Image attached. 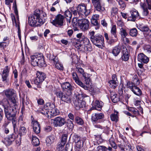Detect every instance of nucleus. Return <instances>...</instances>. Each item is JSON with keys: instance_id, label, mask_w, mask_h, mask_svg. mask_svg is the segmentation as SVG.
I'll return each instance as SVG.
<instances>
[{"instance_id": "f8f14e48", "label": "nucleus", "mask_w": 151, "mask_h": 151, "mask_svg": "<svg viewBox=\"0 0 151 151\" xmlns=\"http://www.w3.org/2000/svg\"><path fill=\"white\" fill-rule=\"evenodd\" d=\"M80 96L82 97L81 95H79L78 96H77L78 100H76L74 102L75 107L76 110H78L81 108H83L85 107L86 105V102L82 101V97L78 99L79 97H80Z\"/></svg>"}, {"instance_id": "bb28decb", "label": "nucleus", "mask_w": 151, "mask_h": 151, "mask_svg": "<svg viewBox=\"0 0 151 151\" xmlns=\"http://www.w3.org/2000/svg\"><path fill=\"white\" fill-rule=\"evenodd\" d=\"M66 123L65 119L60 117H57V126L61 127Z\"/></svg>"}, {"instance_id": "f257e3e1", "label": "nucleus", "mask_w": 151, "mask_h": 151, "mask_svg": "<svg viewBox=\"0 0 151 151\" xmlns=\"http://www.w3.org/2000/svg\"><path fill=\"white\" fill-rule=\"evenodd\" d=\"M88 35L93 45L101 48L104 46V38L101 35H95V32L93 31H91L88 32Z\"/></svg>"}, {"instance_id": "6e6d98bb", "label": "nucleus", "mask_w": 151, "mask_h": 151, "mask_svg": "<svg viewBox=\"0 0 151 151\" xmlns=\"http://www.w3.org/2000/svg\"><path fill=\"white\" fill-rule=\"evenodd\" d=\"M127 85V88L130 89L131 91L132 90L134 86H135L133 83L130 81L128 82Z\"/></svg>"}, {"instance_id": "a19ab883", "label": "nucleus", "mask_w": 151, "mask_h": 151, "mask_svg": "<svg viewBox=\"0 0 151 151\" xmlns=\"http://www.w3.org/2000/svg\"><path fill=\"white\" fill-rule=\"evenodd\" d=\"M75 121L78 124L80 125H82L84 123L83 119L78 116L75 117Z\"/></svg>"}, {"instance_id": "052dcab7", "label": "nucleus", "mask_w": 151, "mask_h": 151, "mask_svg": "<svg viewBox=\"0 0 151 151\" xmlns=\"http://www.w3.org/2000/svg\"><path fill=\"white\" fill-rule=\"evenodd\" d=\"M76 146L78 148H80L83 146V142H82L80 140L75 143Z\"/></svg>"}, {"instance_id": "09e8293b", "label": "nucleus", "mask_w": 151, "mask_h": 151, "mask_svg": "<svg viewBox=\"0 0 151 151\" xmlns=\"http://www.w3.org/2000/svg\"><path fill=\"white\" fill-rule=\"evenodd\" d=\"M67 135L66 134H64L62 135L61 139V144L62 145H64L66 143L67 140Z\"/></svg>"}, {"instance_id": "4c0bfd02", "label": "nucleus", "mask_w": 151, "mask_h": 151, "mask_svg": "<svg viewBox=\"0 0 151 151\" xmlns=\"http://www.w3.org/2000/svg\"><path fill=\"white\" fill-rule=\"evenodd\" d=\"M67 125L68 128L69 129L72 130L74 128V124L73 122L70 120L68 119L67 122Z\"/></svg>"}, {"instance_id": "a211bd4d", "label": "nucleus", "mask_w": 151, "mask_h": 151, "mask_svg": "<svg viewBox=\"0 0 151 151\" xmlns=\"http://www.w3.org/2000/svg\"><path fill=\"white\" fill-rule=\"evenodd\" d=\"M32 120L34 132L37 134L39 133L40 131V124L37 121H35L33 119H32Z\"/></svg>"}, {"instance_id": "ddd939ff", "label": "nucleus", "mask_w": 151, "mask_h": 151, "mask_svg": "<svg viewBox=\"0 0 151 151\" xmlns=\"http://www.w3.org/2000/svg\"><path fill=\"white\" fill-rule=\"evenodd\" d=\"M96 10L99 12H101L104 8L101 6V0H91Z\"/></svg>"}, {"instance_id": "473e14b6", "label": "nucleus", "mask_w": 151, "mask_h": 151, "mask_svg": "<svg viewBox=\"0 0 151 151\" xmlns=\"http://www.w3.org/2000/svg\"><path fill=\"white\" fill-rule=\"evenodd\" d=\"M27 132V130L26 128L24 127H21L19 129L18 135H19L20 138H21V137L22 135L25 134Z\"/></svg>"}, {"instance_id": "bf43d9fd", "label": "nucleus", "mask_w": 151, "mask_h": 151, "mask_svg": "<svg viewBox=\"0 0 151 151\" xmlns=\"http://www.w3.org/2000/svg\"><path fill=\"white\" fill-rule=\"evenodd\" d=\"M3 126L4 128L5 133L6 134L8 133L9 132V130L8 124L7 123H5L4 124Z\"/></svg>"}, {"instance_id": "423d86ee", "label": "nucleus", "mask_w": 151, "mask_h": 151, "mask_svg": "<svg viewBox=\"0 0 151 151\" xmlns=\"http://www.w3.org/2000/svg\"><path fill=\"white\" fill-rule=\"evenodd\" d=\"M141 1L140 6L143 10L142 14L144 16H146L149 13L148 9H151V0H144L143 2Z\"/></svg>"}, {"instance_id": "4d7b16f0", "label": "nucleus", "mask_w": 151, "mask_h": 151, "mask_svg": "<svg viewBox=\"0 0 151 151\" xmlns=\"http://www.w3.org/2000/svg\"><path fill=\"white\" fill-rule=\"evenodd\" d=\"M76 36L77 38L78 39V40L79 42L81 40L83 39V38L85 37L84 35L82 33H80L77 34Z\"/></svg>"}, {"instance_id": "49530a36", "label": "nucleus", "mask_w": 151, "mask_h": 151, "mask_svg": "<svg viewBox=\"0 0 151 151\" xmlns=\"http://www.w3.org/2000/svg\"><path fill=\"white\" fill-rule=\"evenodd\" d=\"M36 111L39 113H40L43 115L47 114L49 112L48 110L45 109L44 108L37 109Z\"/></svg>"}, {"instance_id": "4468645a", "label": "nucleus", "mask_w": 151, "mask_h": 151, "mask_svg": "<svg viewBox=\"0 0 151 151\" xmlns=\"http://www.w3.org/2000/svg\"><path fill=\"white\" fill-rule=\"evenodd\" d=\"M72 78L75 82L78 85L84 88L85 89H88L87 87L79 79L78 77L75 72L73 73Z\"/></svg>"}, {"instance_id": "f704fd0d", "label": "nucleus", "mask_w": 151, "mask_h": 151, "mask_svg": "<svg viewBox=\"0 0 151 151\" xmlns=\"http://www.w3.org/2000/svg\"><path fill=\"white\" fill-rule=\"evenodd\" d=\"M55 105L53 104H51L50 103L48 102L46 104L44 105V108L45 109L47 110H49L50 109V110L52 109V108H55Z\"/></svg>"}, {"instance_id": "8fccbe9b", "label": "nucleus", "mask_w": 151, "mask_h": 151, "mask_svg": "<svg viewBox=\"0 0 151 151\" xmlns=\"http://www.w3.org/2000/svg\"><path fill=\"white\" fill-rule=\"evenodd\" d=\"M129 34L132 37H135L137 35V30L136 28H133L130 30Z\"/></svg>"}, {"instance_id": "680f3d73", "label": "nucleus", "mask_w": 151, "mask_h": 151, "mask_svg": "<svg viewBox=\"0 0 151 151\" xmlns=\"http://www.w3.org/2000/svg\"><path fill=\"white\" fill-rule=\"evenodd\" d=\"M63 69L64 67L63 65L60 62H57V69L60 70H63Z\"/></svg>"}, {"instance_id": "ea45409f", "label": "nucleus", "mask_w": 151, "mask_h": 151, "mask_svg": "<svg viewBox=\"0 0 151 151\" xmlns=\"http://www.w3.org/2000/svg\"><path fill=\"white\" fill-rule=\"evenodd\" d=\"M81 44H83L85 46V45L89 44L90 42L89 39L86 37H84L83 39L81 40L79 42Z\"/></svg>"}, {"instance_id": "20e7f679", "label": "nucleus", "mask_w": 151, "mask_h": 151, "mask_svg": "<svg viewBox=\"0 0 151 151\" xmlns=\"http://www.w3.org/2000/svg\"><path fill=\"white\" fill-rule=\"evenodd\" d=\"M78 15L80 17L85 18L90 13L89 10H87L86 6L83 4H81L79 5L77 8Z\"/></svg>"}, {"instance_id": "6ab92c4d", "label": "nucleus", "mask_w": 151, "mask_h": 151, "mask_svg": "<svg viewBox=\"0 0 151 151\" xmlns=\"http://www.w3.org/2000/svg\"><path fill=\"white\" fill-rule=\"evenodd\" d=\"M138 60L141 63H147L149 61V59L143 53L139 54L137 56Z\"/></svg>"}, {"instance_id": "72a5a7b5", "label": "nucleus", "mask_w": 151, "mask_h": 151, "mask_svg": "<svg viewBox=\"0 0 151 151\" xmlns=\"http://www.w3.org/2000/svg\"><path fill=\"white\" fill-rule=\"evenodd\" d=\"M83 77L84 78V81L86 84H88L90 81V75L86 73L83 74Z\"/></svg>"}, {"instance_id": "4be33fe9", "label": "nucleus", "mask_w": 151, "mask_h": 151, "mask_svg": "<svg viewBox=\"0 0 151 151\" xmlns=\"http://www.w3.org/2000/svg\"><path fill=\"white\" fill-rule=\"evenodd\" d=\"M14 109V107H12V106L11 104V106L4 108V112L5 116H7L8 117H9V115L11 114L12 111Z\"/></svg>"}, {"instance_id": "338daca9", "label": "nucleus", "mask_w": 151, "mask_h": 151, "mask_svg": "<svg viewBox=\"0 0 151 151\" xmlns=\"http://www.w3.org/2000/svg\"><path fill=\"white\" fill-rule=\"evenodd\" d=\"M117 24L118 26L120 27H122L124 25L122 21L120 19L118 20L117 22Z\"/></svg>"}, {"instance_id": "6e6552de", "label": "nucleus", "mask_w": 151, "mask_h": 151, "mask_svg": "<svg viewBox=\"0 0 151 151\" xmlns=\"http://www.w3.org/2000/svg\"><path fill=\"white\" fill-rule=\"evenodd\" d=\"M78 25L83 31L87 30L89 28V22L85 18H82L78 20Z\"/></svg>"}, {"instance_id": "1a4fd4ad", "label": "nucleus", "mask_w": 151, "mask_h": 151, "mask_svg": "<svg viewBox=\"0 0 151 151\" xmlns=\"http://www.w3.org/2000/svg\"><path fill=\"white\" fill-rule=\"evenodd\" d=\"M37 77L36 78L32 81L34 84L38 85L42 83L45 78L46 76L45 73L42 72L37 71L36 73Z\"/></svg>"}, {"instance_id": "0e129e2a", "label": "nucleus", "mask_w": 151, "mask_h": 151, "mask_svg": "<svg viewBox=\"0 0 151 151\" xmlns=\"http://www.w3.org/2000/svg\"><path fill=\"white\" fill-rule=\"evenodd\" d=\"M76 71H78L80 73L82 74V76L83 74L86 73L84 72V70L81 68L76 67Z\"/></svg>"}, {"instance_id": "393cba45", "label": "nucleus", "mask_w": 151, "mask_h": 151, "mask_svg": "<svg viewBox=\"0 0 151 151\" xmlns=\"http://www.w3.org/2000/svg\"><path fill=\"white\" fill-rule=\"evenodd\" d=\"M15 139V135L14 134L11 135L6 139V143L8 145H10L14 141Z\"/></svg>"}, {"instance_id": "69168bd1", "label": "nucleus", "mask_w": 151, "mask_h": 151, "mask_svg": "<svg viewBox=\"0 0 151 151\" xmlns=\"http://www.w3.org/2000/svg\"><path fill=\"white\" fill-rule=\"evenodd\" d=\"M9 70L8 66H6L4 68L2 73L9 74Z\"/></svg>"}, {"instance_id": "dca6fc26", "label": "nucleus", "mask_w": 151, "mask_h": 151, "mask_svg": "<svg viewBox=\"0 0 151 151\" xmlns=\"http://www.w3.org/2000/svg\"><path fill=\"white\" fill-rule=\"evenodd\" d=\"M110 86L113 89L115 88L118 85V81L117 76L115 74L112 76V79L109 81Z\"/></svg>"}, {"instance_id": "e2e57ef3", "label": "nucleus", "mask_w": 151, "mask_h": 151, "mask_svg": "<svg viewBox=\"0 0 151 151\" xmlns=\"http://www.w3.org/2000/svg\"><path fill=\"white\" fill-rule=\"evenodd\" d=\"M73 138L75 143L80 140V137L77 135H74L73 136Z\"/></svg>"}, {"instance_id": "2f4dec72", "label": "nucleus", "mask_w": 151, "mask_h": 151, "mask_svg": "<svg viewBox=\"0 0 151 151\" xmlns=\"http://www.w3.org/2000/svg\"><path fill=\"white\" fill-rule=\"evenodd\" d=\"M32 143L35 146H37L40 144L39 139L35 136L32 135Z\"/></svg>"}, {"instance_id": "603ef678", "label": "nucleus", "mask_w": 151, "mask_h": 151, "mask_svg": "<svg viewBox=\"0 0 151 151\" xmlns=\"http://www.w3.org/2000/svg\"><path fill=\"white\" fill-rule=\"evenodd\" d=\"M13 8L14 9V13L16 15L17 18H19V16L18 14V11L17 8V6L16 3V1H15L13 4Z\"/></svg>"}, {"instance_id": "9d476101", "label": "nucleus", "mask_w": 151, "mask_h": 151, "mask_svg": "<svg viewBox=\"0 0 151 151\" xmlns=\"http://www.w3.org/2000/svg\"><path fill=\"white\" fill-rule=\"evenodd\" d=\"M91 105L92 106L89 110V111L96 110L100 111L103 105V103L101 101H99L97 100H94L92 102Z\"/></svg>"}, {"instance_id": "774afa93", "label": "nucleus", "mask_w": 151, "mask_h": 151, "mask_svg": "<svg viewBox=\"0 0 151 151\" xmlns=\"http://www.w3.org/2000/svg\"><path fill=\"white\" fill-rule=\"evenodd\" d=\"M141 30L143 32H147L149 30V28L147 26H144L143 27H142L140 28Z\"/></svg>"}, {"instance_id": "0eeeda50", "label": "nucleus", "mask_w": 151, "mask_h": 151, "mask_svg": "<svg viewBox=\"0 0 151 151\" xmlns=\"http://www.w3.org/2000/svg\"><path fill=\"white\" fill-rule=\"evenodd\" d=\"M15 107V106H14ZM16 107H14V109L13 110V111L11 113V114L9 115V117H8L7 116L6 117L7 119L9 121H12V124L13 125L14 129V132H15L16 130L17 131V128L16 123H17V119L16 116V111L15 109Z\"/></svg>"}, {"instance_id": "f03ea898", "label": "nucleus", "mask_w": 151, "mask_h": 151, "mask_svg": "<svg viewBox=\"0 0 151 151\" xmlns=\"http://www.w3.org/2000/svg\"><path fill=\"white\" fill-rule=\"evenodd\" d=\"M40 11L35 10L34 13L28 17V22L29 25L32 27H37L42 24L44 21L40 17Z\"/></svg>"}, {"instance_id": "412c9836", "label": "nucleus", "mask_w": 151, "mask_h": 151, "mask_svg": "<svg viewBox=\"0 0 151 151\" xmlns=\"http://www.w3.org/2000/svg\"><path fill=\"white\" fill-rule=\"evenodd\" d=\"M60 84L62 88L64 90L71 91L72 90V86L68 82L60 83Z\"/></svg>"}, {"instance_id": "c756f323", "label": "nucleus", "mask_w": 151, "mask_h": 151, "mask_svg": "<svg viewBox=\"0 0 151 151\" xmlns=\"http://www.w3.org/2000/svg\"><path fill=\"white\" fill-rule=\"evenodd\" d=\"M112 151L113 150L111 147H109L108 148L103 146H99L97 148V151Z\"/></svg>"}, {"instance_id": "f3484780", "label": "nucleus", "mask_w": 151, "mask_h": 151, "mask_svg": "<svg viewBox=\"0 0 151 151\" xmlns=\"http://www.w3.org/2000/svg\"><path fill=\"white\" fill-rule=\"evenodd\" d=\"M65 24L64 16L61 14L57 15V27L62 28Z\"/></svg>"}, {"instance_id": "39448f33", "label": "nucleus", "mask_w": 151, "mask_h": 151, "mask_svg": "<svg viewBox=\"0 0 151 151\" xmlns=\"http://www.w3.org/2000/svg\"><path fill=\"white\" fill-rule=\"evenodd\" d=\"M16 92L13 89H9L5 91V94L6 97L13 104V105L15 106L16 101L15 99Z\"/></svg>"}, {"instance_id": "5701e85b", "label": "nucleus", "mask_w": 151, "mask_h": 151, "mask_svg": "<svg viewBox=\"0 0 151 151\" xmlns=\"http://www.w3.org/2000/svg\"><path fill=\"white\" fill-rule=\"evenodd\" d=\"M121 50V48L120 46H115L113 48L112 53L114 56L116 57L120 53Z\"/></svg>"}, {"instance_id": "de8ad7c7", "label": "nucleus", "mask_w": 151, "mask_h": 151, "mask_svg": "<svg viewBox=\"0 0 151 151\" xmlns=\"http://www.w3.org/2000/svg\"><path fill=\"white\" fill-rule=\"evenodd\" d=\"M119 4L120 6V8L122 10L124 9L126 7V4L122 0H119L118 1Z\"/></svg>"}, {"instance_id": "3c124183", "label": "nucleus", "mask_w": 151, "mask_h": 151, "mask_svg": "<svg viewBox=\"0 0 151 151\" xmlns=\"http://www.w3.org/2000/svg\"><path fill=\"white\" fill-rule=\"evenodd\" d=\"M50 111V114L51 115L50 117L52 118V117L55 116L57 115V111L56 108L55 107V108H52L51 109Z\"/></svg>"}, {"instance_id": "c9c22d12", "label": "nucleus", "mask_w": 151, "mask_h": 151, "mask_svg": "<svg viewBox=\"0 0 151 151\" xmlns=\"http://www.w3.org/2000/svg\"><path fill=\"white\" fill-rule=\"evenodd\" d=\"M128 110L129 111L132 112L135 116H137L139 115V110L134 107H129L128 108Z\"/></svg>"}, {"instance_id": "5fc2aeb1", "label": "nucleus", "mask_w": 151, "mask_h": 151, "mask_svg": "<svg viewBox=\"0 0 151 151\" xmlns=\"http://www.w3.org/2000/svg\"><path fill=\"white\" fill-rule=\"evenodd\" d=\"M84 50H85L88 51H91L92 50V46L91 44L90 43V42L89 44L85 45L84 47Z\"/></svg>"}, {"instance_id": "2eb2a0df", "label": "nucleus", "mask_w": 151, "mask_h": 151, "mask_svg": "<svg viewBox=\"0 0 151 151\" xmlns=\"http://www.w3.org/2000/svg\"><path fill=\"white\" fill-rule=\"evenodd\" d=\"M122 52L121 59L123 61H127L129 59L130 54L127 51V49L125 47L122 48Z\"/></svg>"}, {"instance_id": "cd10ccee", "label": "nucleus", "mask_w": 151, "mask_h": 151, "mask_svg": "<svg viewBox=\"0 0 151 151\" xmlns=\"http://www.w3.org/2000/svg\"><path fill=\"white\" fill-rule=\"evenodd\" d=\"M55 139L53 136H49L47 137L46 139V143L47 146H49L53 143Z\"/></svg>"}, {"instance_id": "7ed1b4c3", "label": "nucleus", "mask_w": 151, "mask_h": 151, "mask_svg": "<svg viewBox=\"0 0 151 151\" xmlns=\"http://www.w3.org/2000/svg\"><path fill=\"white\" fill-rule=\"evenodd\" d=\"M31 64L33 66H38L40 67H45L46 66L42 54H36L31 56Z\"/></svg>"}, {"instance_id": "e433bc0d", "label": "nucleus", "mask_w": 151, "mask_h": 151, "mask_svg": "<svg viewBox=\"0 0 151 151\" xmlns=\"http://www.w3.org/2000/svg\"><path fill=\"white\" fill-rule=\"evenodd\" d=\"M111 35L113 36L114 37H116V36H117V35L116 29L115 25H112L111 30Z\"/></svg>"}, {"instance_id": "aec40b11", "label": "nucleus", "mask_w": 151, "mask_h": 151, "mask_svg": "<svg viewBox=\"0 0 151 151\" xmlns=\"http://www.w3.org/2000/svg\"><path fill=\"white\" fill-rule=\"evenodd\" d=\"M104 117V115L102 113H93L92 115L91 119L93 122H95L99 119H102Z\"/></svg>"}, {"instance_id": "a878e982", "label": "nucleus", "mask_w": 151, "mask_h": 151, "mask_svg": "<svg viewBox=\"0 0 151 151\" xmlns=\"http://www.w3.org/2000/svg\"><path fill=\"white\" fill-rule=\"evenodd\" d=\"M110 118L112 121L117 122L119 119L118 112L117 111H114V113L111 115Z\"/></svg>"}, {"instance_id": "864d4df0", "label": "nucleus", "mask_w": 151, "mask_h": 151, "mask_svg": "<svg viewBox=\"0 0 151 151\" xmlns=\"http://www.w3.org/2000/svg\"><path fill=\"white\" fill-rule=\"evenodd\" d=\"M120 34L122 36V38L126 37L127 35L126 30L123 28H122L120 29Z\"/></svg>"}, {"instance_id": "37998d69", "label": "nucleus", "mask_w": 151, "mask_h": 151, "mask_svg": "<svg viewBox=\"0 0 151 151\" xmlns=\"http://www.w3.org/2000/svg\"><path fill=\"white\" fill-rule=\"evenodd\" d=\"M61 99L63 101L66 103H68L70 101L69 97L66 95H64Z\"/></svg>"}, {"instance_id": "c03bdc74", "label": "nucleus", "mask_w": 151, "mask_h": 151, "mask_svg": "<svg viewBox=\"0 0 151 151\" xmlns=\"http://www.w3.org/2000/svg\"><path fill=\"white\" fill-rule=\"evenodd\" d=\"M65 14L66 18L70 20L72 17V14L71 12L69 10H67L65 12Z\"/></svg>"}, {"instance_id": "a18cd8bd", "label": "nucleus", "mask_w": 151, "mask_h": 151, "mask_svg": "<svg viewBox=\"0 0 151 151\" xmlns=\"http://www.w3.org/2000/svg\"><path fill=\"white\" fill-rule=\"evenodd\" d=\"M124 146L125 148L123 150H132L133 147L131 145V144L129 142H126Z\"/></svg>"}, {"instance_id": "c85d7f7f", "label": "nucleus", "mask_w": 151, "mask_h": 151, "mask_svg": "<svg viewBox=\"0 0 151 151\" xmlns=\"http://www.w3.org/2000/svg\"><path fill=\"white\" fill-rule=\"evenodd\" d=\"M111 99L113 102L116 103L120 101V98L117 94L114 93H112L111 95Z\"/></svg>"}, {"instance_id": "79ce46f5", "label": "nucleus", "mask_w": 151, "mask_h": 151, "mask_svg": "<svg viewBox=\"0 0 151 151\" xmlns=\"http://www.w3.org/2000/svg\"><path fill=\"white\" fill-rule=\"evenodd\" d=\"M50 22L54 25H57V16L54 15H52L51 18Z\"/></svg>"}, {"instance_id": "7c9ffc66", "label": "nucleus", "mask_w": 151, "mask_h": 151, "mask_svg": "<svg viewBox=\"0 0 151 151\" xmlns=\"http://www.w3.org/2000/svg\"><path fill=\"white\" fill-rule=\"evenodd\" d=\"M132 91L134 94L137 96H140L142 93V92L140 89L136 86H134Z\"/></svg>"}, {"instance_id": "b1692460", "label": "nucleus", "mask_w": 151, "mask_h": 151, "mask_svg": "<svg viewBox=\"0 0 151 151\" xmlns=\"http://www.w3.org/2000/svg\"><path fill=\"white\" fill-rule=\"evenodd\" d=\"M118 39L117 36L116 37H114L113 35H111L109 37V39L107 41L108 43L110 45H113L115 42L117 41Z\"/></svg>"}, {"instance_id": "58836bf2", "label": "nucleus", "mask_w": 151, "mask_h": 151, "mask_svg": "<svg viewBox=\"0 0 151 151\" xmlns=\"http://www.w3.org/2000/svg\"><path fill=\"white\" fill-rule=\"evenodd\" d=\"M109 142L110 145L114 149H116V144L114 139L112 137H111L109 139Z\"/></svg>"}, {"instance_id": "9b49d317", "label": "nucleus", "mask_w": 151, "mask_h": 151, "mask_svg": "<svg viewBox=\"0 0 151 151\" xmlns=\"http://www.w3.org/2000/svg\"><path fill=\"white\" fill-rule=\"evenodd\" d=\"M131 16L128 18V20L134 22L137 19H139L140 17L138 11L135 9H133L130 11Z\"/></svg>"}, {"instance_id": "13d9d810", "label": "nucleus", "mask_w": 151, "mask_h": 151, "mask_svg": "<svg viewBox=\"0 0 151 151\" xmlns=\"http://www.w3.org/2000/svg\"><path fill=\"white\" fill-rule=\"evenodd\" d=\"M118 9L117 8L114 7L112 8L111 11L112 15L113 16L115 15L117 13Z\"/></svg>"}]
</instances>
